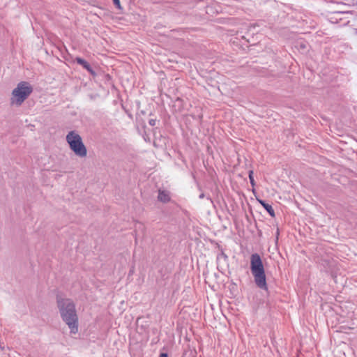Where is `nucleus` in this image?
<instances>
[{"label": "nucleus", "instance_id": "1", "mask_svg": "<svg viewBox=\"0 0 357 357\" xmlns=\"http://www.w3.org/2000/svg\"><path fill=\"white\" fill-rule=\"evenodd\" d=\"M56 305L60 317L70 334L76 335L79 332V317L75 303L70 298L58 297Z\"/></svg>", "mask_w": 357, "mask_h": 357}, {"label": "nucleus", "instance_id": "2", "mask_svg": "<svg viewBox=\"0 0 357 357\" xmlns=\"http://www.w3.org/2000/svg\"><path fill=\"white\" fill-rule=\"evenodd\" d=\"M66 142L69 149L79 158H86L88 150L84 143L83 139L76 130H71L66 135Z\"/></svg>", "mask_w": 357, "mask_h": 357}, {"label": "nucleus", "instance_id": "3", "mask_svg": "<svg viewBox=\"0 0 357 357\" xmlns=\"http://www.w3.org/2000/svg\"><path fill=\"white\" fill-rule=\"evenodd\" d=\"M33 90V86L30 82L26 81L18 82L12 90L10 98V105L15 107L21 106L32 93Z\"/></svg>", "mask_w": 357, "mask_h": 357}, {"label": "nucleus", "instance_id": "4", "mask_svg": "<svg viewBox=\"0 0 357 357\" xmlns=\"http://www.w3.org/2000/svg\"><path fill=\"white\" fill-rule=\"evenodd\" d=\"M250 270L257 286L267 289L266 278L264 264L258 254H253L250 258Z\"/></svg>", "mask_w": 357, "mask_h": 357}, {"label": "nucleus", "instance_id": "5", "mask_svg": "<svg viewBox=\"0 0 357 357\" xmlns=\"http://www.w3.org/2000/svg\"><path fill=\"white\" fill-rule=\"evenodd\" d=\"M158 198L160 202H167L170 199L169 192L167 190H160Z\"/></svg>", "mask_w": 357, "mask_h": 357}, {"label": "nucleus", "instance_id": "6", "mask_svg": "<svg viewBox=\"0 0 357 357\" xmlns=\"http://www.w3.org/2000/svg\"><path fill=\"white\" fill-rule=\"evenodd\" d=\"M259 202L272 217L275 216V212L271 206H270L268 204H266L262 200H259Z\"/></svg>", "mask_w": 357, "mask_h": 357}, {"label": "nucleus", "instance_id": "7", "mask_svg": "<svg viewBox=\"0 0 357 357\" xmlns=\"http://www.w3.org/2000/svg\"><path fill=\"white\" fill-rule=\"evenodd\" d=\"M83 67L86 70H87L91 75H94L93 70H92V68H91L90 65L88 63H85V65H84Z\"/></svg>", "mask_w": 357, "mask_h": 357}, {"label": "nucleus", "instance_id": "8", "mask_svg": "<svg viewBox=\"0 0 357 357\" xmlns=\"http://www.w3.org/2000/svg\"><path fill=\"white\" fill-rule=\"evenodd\" d=\"M113 3L117 8H119V9L122 8L121 3H120V0H113Z\"/></svg>", "mask_w": 357, "mask_h": 357}, {"label": "nucleus", "instance_id": "9", "mask_svg": "<svg viewBox=\"0 0 357 357\" xmlns=\"http://www.w3.org/2000/svg\"><path fill=\"white\" fill-rule=\"evenodd\" d=\"M76 61H77L79 64L82 65V66H83L84 65H85V63H87L86 61H84V59H81V58H77V59H76Z\"/></svg>", "mask_w": 357, "mask_h": 357}, {"label": "nucleus", "instance_id": "10", "mask_svg": "<svg viewBox=\"0 0 357 357\" xmlns=\"http://www.w3.org/2000/svg\"><path fill=\"white\" fill-rule=\"evenodd\" d=\"M252 174H253V172H252V171H251L250 172V174H249V178H250V183H251L252 185L254 186L255 183L254 178L252 176Z\"/></svg>", "mask_w": 357, "mask_h": 357}, {"label": "nucleus", "instance_id": "11", "mask_svg": "<svg viewBox=\"0 0 357 357\" xmlns=\"http://www.w3.org/2000/svg\"><path fill=\"white\" fill-rule=\"evenodd\" d=\"M160 357H167V355L166 354H162Z\"/></svg>", "mask_w": 357, "mask_h": 357}, {"label": "nucleus", "instance_id": "12", "mask_svg": "<svg viewBox=\"0 0 357 357\" xmlns=\"http://www.w3.org/2000/svg\"><path fill=\"white\" fill-rule=\"evenodd\" d=\"M150 123H151V125H154V123H153V121H152L150 122Z\"/></svg>", "mask_w": 357, "mask_h": 357}]
</instances>
